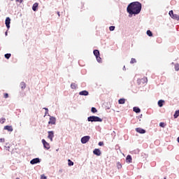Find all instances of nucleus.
Segmentation results:
<instances>
[{
	"instance_id": "nucleus-1",
	"label": "nucleus",
	"mask_w": 179,
	"mask_h": 179,
	"mask_svg": "<svg viewBox=\"0 0 179 179\" xmlns=\"http://www.w3.org/2000/svg\"><path fill=\"white\" fill-rule=\"evenodd\" d=\"M127 10L129 17H131V15H139L142 10V3L139 1L131 2L128 5Z\"/></svg>"
},
{
	"instance_id": "nucleus-2",
	"label": "nucleus",
	"mask_w": 179,
	"mask_h": 179,
	"mask_svg": "<svg viewBox=\"0 0 179 179\" xmlns=\"http://www.w3.org/2000/svg\"><path fill=\"white\" fill-rule=\"evenodd\" d=\"M87 121L89 122H101L103 119L100 118L98 116H90L87 117Z\"/></svg>"
},
{
	"instance_id": "nucleus-3",
	"label": "nucleus",
	"mask_w": 179,
	"mask_h": 179,
	"mask_svg": "<svg viewBox=\"0 0 179 179\" xmlns=\"http://www.w3.org/2000/svg\"><path fill=\"white\" fill-rule=\"evenodd\" d=\"M56 122L57 118H55L54 116H50V120L48 122L49 125H55Z\"/></svg>"
},
{
	"instance_id": "nucleus-4",
	"label": "nucleus",
	"mask_w": 179,
	"mask_h": 179,
	"mask_svg": "<svg viewBox=\"0 0 179 179\" xmlns=\"http://www.w3.org/2000/svg\"><path fill=\"white\" fill-rule=\"evenodd\" d=\"M5 24L8 29H10V17H7L6 18Z\"/></svg>"
},
{
	"instance_id": "nucleus-5",
	"label": "nucleus",
	"mask_w": 179,
	"mask_h": 179,
	"mask_svg": "<svg viewBox=\"0 0 179 179\" xmlns=\"http://www.w3.org/2000/svg\"><path fill=\"white\" fill-rule=\"evenodd\" d=\"M90 139V136H85L81 138V143H87V142H89Z\"/></svg>"
},
{
	"instance_id": "nucleus-6",
	"label": "nucleus",
	"mask_w": 179,
	"mask_h": 179,
	"mask_svg": "<svg viewBox=\"0 0 179 179\" xmlns=\"http://www.w3.org/2000/svg\"><path fill=\"white\" fill-rule=\"evenodd\" d=\"M136 131L138 134H146V130H145L141 127L136 128Z\"/></svg>"
},
{
	"instance_id": "nucleus-7",
	"label": "nucleus",
	"mask_w": 179,
	"mask_h": 179,
	"mask_svg": "<svg viewBox=\"0 0 179 179\" xmlns=\"http://www.w3.org/2000/svg\"><path fill=\"white\" fill-rule=\"evenodd\" d=\"M42 143L43 144L45 149H47V150H48V149H50V144L47 143L44 139L42 140Z\"/></svg>"
},
{
	"instance_id": "nucleus-8",
	"label": "nucleus",
	"mask_w": 179,
	"mask_h": 179,
	"mask_svg": "<svg viewBox=\"0 0 179 179\" xmlns=\"http://www.w3.org/2000/svg\"><path fill=\"white\" fill-rule=\"evenodd\" d=\"M31 164H37V163H40V159L35 158L31 160L30 162Z\"/></svg>"
},
{
	"instance_id": "nucleus-9",
	"label": "nucleus",
	"mask_w": 179,
	"mask_h": 179,
	"mask_svg": "<svg viewBox=\"0 0 179 179\" xmlns=\"http://www.w3.org/2000/svg\"><path fill=\"white\" fill-rule=\"evenodd\" d=\"M80 96H89V92L87 90H83L79 92Z\"/></svg>"
},
{
	"instance_id": "nucleus-10",
	"label": "nucleus",
	"mask_w": 179,
	"mask_h": 179,
	"mask_svg": "<svg viewBox=\"0 0 179 179\" xmlns=\"http://www.w3.org/2000/svg\"><path fill=\"white\" fill-rule=\"evenodd\" d=\"M94 155H96V156H100L101 155V152L100 151L99 149H94L93 151Z\"/></svg>"
},
{
	"instance_id": "nucleus-11",
	"label": "nucleus",
	"mask_w": 179,
	"mask_h": 179,
	"mask_svg": "<svg viewBox=\"0 0 179 179\" xmlns=\"http://www.w3.org/2000/svg\"><path fill=\"white\" fill-rule=\"evenodd\" d=\"M4 129L8 131V132H12L13 131V127H12V126H5Z\"/></svg>"
},
{
	"instance_id": "nucleus-12",
	"label": "nucleus",
	"mask_w": 179,
	"mask_h": 179,
	"mask_svg": "<svg viewBox=\"0 0 179 179\" xmlns=\"http://www.w3.org/2000/svg\"><path fill=\"white\" fill-rule=\"evenodd\" d=\"M127 163H132V157L131 155H127L126 157Z\"/></svg>"
},
{
	"instance_id": "nucleus-13",
	"label": "nucleus",
	"mask_w": 179,
	"mask_h": 179,
	"mask_svg": "<svg viewBox=\"0 0 179 179\" xmlns=\"http://www.w3.org/2000/svg\"><path fill=\"white\" fill-rule=\"evenodd\" d=\"M37 8H38V3H34L32 6V10H34V12H36V10H37Z\"/></svg>"
},
{
	"instance_id": "nucleus-14",
	"label": "nucleus",
	"mask_w": 179,
	"mask_h": 179,
	"mask_svg": "<svg viewBox=\"0 0 179 179\" xmlns=\"http://www.w3.org/2000/svg\"><path fill=\"white\" fill-rule=\"evenodd\" d=\"M133 111H134V113H136L138 114V113H141V108L135 106L133 108Z\"/></svg>"
},
{
	"instance_id": "nucleus-15",
	"label": "nucleus",
	"mask_w": 179,
	"mask_h": 179,
	"mask_svg": "<svg viewBox=\"0 0 179 179\" xmlns=\"http://www.w3.org/2000/svg\"><path fill=\"white\" fill-rule=\"evenodd\" d=\"M20 86L22 90H24V89H26V83L24 82H22Z\"/></svg>"
},
{
	"instance_id": "nucleus-16",
	"label": "nucleus",
	"mask_w": 179,
	"mask_h": 179,
	"mask_svg": "<svg viewBox=\"0 0 179 179\" xmlns=\"http://www.w3.org/2000/svg\"><path fill=\"white\" fill-rule=\"evenodd\" d=\"M93 52L95 57L100 56V52L99 51V50H94Z\"/></svg>"
},
{
	"instance_id": "nucleus-17",
	"label": "nucleus",
	"mask_w": 179,
	"mask_h": 179,
	"mask_svg": "<svg viewBox=\"0 0 179 179\" xmlns=\"http://www.w3.org/2000/svg\"><path fill=\"white\" fill-rule=\"evenodd\" d=\"M76 87H78V85L75 84L74 83H72L71 84V89L75 90V89H76Z\"/></svg>"
},
{
	"instance_id": "nucleus-18",
	"label": "nucleus",
	"mask_w": 179,
	"mask_h": 179,
	"mask_svg": "<svg viewBox=\"0 0 179 179\" xmlns=\"http://www.w3.org/2000/svg\"><path fill=\"white\" fill-rule=\"evenodd\" d=\"M119 104H125V99H120L118 100Z\"/></svg>"
},
{
	"instance_id": "nucleus-19",
	"label": "nucleus",
	"mask_w": 179,
	"mask_h": 179,
	"mask_svg": "<svg viewBox=\"0 0 179 179\" xmlns=\"http://www.w3.org/2000/svg\"><path fill=\"white\" fill-rule=\"evenodd\" d=\"M147 35L148 37H152L153 36V33L151 32L150 30L147 31Z\"/></svg>"
},
{
	"instance_id": "nucleus-20",
	"label": "nucleus",
	"mask_w": 179,
	"mask_h": 179,
	"mask_svg": "<svg viewBox=\"0 0 179 179\" xmlns=\"http://www.w3.org/2000/svg\"><path fill=\"white\" fill-rule=\"evenodd\" d=\"M174 118H178L179 117V110H176L173 115Z\"/></svg>"
},
{
	"instance_id": "nucleus-21",
	"label": "nucleus",
	"mask_w": 179,
	"mask_h": 179,
	"mask_svg": "<svg viewBox=\"0 0 179 179\" xmlns=\"http://www.w3.org/2000/svg\"><path fill=\"white\" fill-rule=\"evenodd\" d=\"M163 103H164V101H163V100H159V101H158V106H159V107H163Z\"/></svg>"
},
{
	"instance_id": "nucleus-22",
	"label": "nucleus",
	"mask_w": 179,
	"mask_h": 179,
	"mask_svg": "<svg viewBox=\"0 0 179 179\" xmlns=\"http://www.w3.org/2000/svg\"><path fill=\"white\" fill-rule=\"evenodd\" d=\"M172 19H176V20H179V15L177 14H174L172 17Z\"/></svg>"
},
{
	"instance_id": "nucleus-23",
	"label": "nucleus",
	"mask_w": 179,
	"mask_h": 179,
	"mask_svg": "<svg viewBox=\"0 0 179 179\" xmlns=\"http://www.w3.org/2000/svg\"><path fill=\"white\" fill-rule=\"evenodd\" d=\"M11 54L10 53H6L5 55H4V57H5V58H6V59H9V58H10V57H11Z\"/></svg>"
},
{
	"instance_id": "nucleus-24",
	"label": "nucleus",
	"mask_w": 179,
	"mask_h": 179,
	"mask_svg": "<svg viewBox=\"0 0 179 179\" xmlns=\"http://www.w3.org/2000/svg\"><path fill=\"white\" fill-rule=\"evenodd\" d=\"M91 111H92V113H93L94 114L95 113H97V109L94 107H92L91 108Z\"/></svg>"
},
{
	"instance_id": "nucleus-25",
	"label": "nucleus",
	"mask_w": 179,
	"mask_h": 179,
	"mask_svg": "<svg viewBox=\"0 0 179 179\" xmlns=\"http://www.w3.org/2000/svg\"><path fill=\"white\" fill-rule=\"evenodd\" d=\"M169 15L171 17H173V16H174V12L171 10L169 11Z\"/></svg>"
},
{
	"instance_id": "nucleus-26",
	"label": "nucleus",
	"mask_w": 179,
	"mask_h": 179,
	"mask_svg": "<svg viewBox=\"0 0 179 179\" xmlns=\"http://www.w3.org/2000/svg\"><path fill=\"white\" fill-rule=\"evenodd\" d=\"M109 30H110V31H114V30H115V26H110L109 27Z\"/></svg>"
},
{
	"instance_id": "nucleus-27",
	"label": "nucleus",
	"mask_w": 179,
	"mask_h": 179,
	"mask_svg": "<svg viewBox=\"0 0 179 179\" xmlns=\"http://www.w3.org/2000/svg\"><path fill=\"white\" fill-rule=\"evenodd\" d=\"M96 59L97 62H99V63L101 62V57H100V56H96Z\"/></svg>"
},
{
	"instance_id": "nucleus-28",
	"label": "nucleus",
	"mask_w": 179,
	"mask_h": 179,
	"mask_svg": "<svg viewBox=\"0 0 179 179\" xmlns=\"http://www.w3.org/2000/svg\"><path fill=\"white\" fill-rule=\"evenodd\" d=\"M6 121V119L3 118V117H1L0 119V123L1 124H4V122Z\"/></svg>"
},
{
	"instance_id": "nucleus-29",
	"label": "nucleus",
	"mask_w": 179,
	"mask_h": 179,
	"mask_svg": "<svg viewBox=\"0 0 179 179\" xmlns=\"http://www.w3.org/2000/svg\"><path fill=\"white\" fill-rule=\"evenodd\" d=\"M159 127H161V128H164V127H166V124L164 122H160Z\"/></svg>"
},
{
	"instance_id": "nucleus-30",
	"label": "nucleus",
	"mask_w": 179,
	"mask_h": 179,
	"mask_svg": "<svg viewBox=\"0 0 179 179\" xmlns=\"http://www.w3.org/2000/svg\"><path fill=\"white\" fill-rule=\"evenodd\" d=\"M68 164L69 166H73V162H72L71 159H69Z\"/></svg>"
},
{
	"instance_id": "nucleus-31",
	"label": "nucleus",
	"mask_w": 179,
	"mask_h": 179,
	"mask_svg": "<svg viewBox=\"0 0 179 179\" xmlns=\"http://www.w3.org/2000/svg\"><path fill=\"white\" fill-rule=\"evenodd\" d=\"M117 169H122V165L121 164V163L117 162Z\"/></svg>"
},
{
	"instance_id": "nucleus-32",
	"label": "nucleus",
	"mask_w": 179,
	"mask_h": 179,
	"mask_svg": "<svg viewBox=\"0 0 179 179\" xmlns=\"http://www.w3.org/2000/svg\"><path fill=\"white\" fill-rule=\"evenodd\" d=\"M135 63H136V59H134V58H131L130 64H135Z\"/></svg>"
},
{
	"instance_id": "nucleus-33",
	"label": "nucleus",
	"mask_w": 179,
	"mask_h": 179,
	"mask_svg": "<svg viewBox=\"0 0 179 179\" xmlns=\"http://www.w3.org/2000/svg\"><path fill=\"white\" fill-rule=\"evenodd\" d=\"M175 71H179V64H175Z\"/></svg>"
},
{
	"instance_id": "nucleus-34",
	"label": "nucleus",
	"mask_w": 179,
	"mask_h": 179,
	"mask_svg": "<svg viewBox=\"0 0 179 179\" xmlns=\"http://www.w3.org/2000/svg\"><path fill=\"white\" fill-rule=\"evenodd\" d=\"M43 110H45V115H48V108H43Z\"/></svg>"
},
{
	"instance_id": "nucleus-35",
	"label": "nucleus",
	"mask_w": 179,
	"mask_h": 179,
	"mask_svg": "<svg viewBox=\"0 0 179 179\" xmlns=\"http://www.w3.org/2000/svg\"><path fill=\"white\" fill-rule=\"evenodd\" d=\"M48 138L50 139L51 141H52V138H54V136L52 135H48Z\"/></svg>"
},
{
	"instance_id": "nucleus-36",
	"label": "nucleus",
	"mask_w": 179,
	"mask_h": 179,
	"mask_svg": "<svg viewBox=\"0 0 179 179\" xmlns=\"http://www.w3.org/2000/svg\"><path fill=\"white\" fill-rule=\"evenodd\" d=\"M99 146H104V143L103 141H100L99 143Z\"/></svg>"
},
{
	"instance_id": "nucleus-37",
	"label": "nucleus",
	"mask_w": 179,
	"mask_h": 179,
	"mask_svg": "<svg viewBox=\"0 0 179 179\" xmlns=\"http://www.w3.org/2000/svg\"><path fill=\"white\" fill-rule=\"evenodd\" d=\"M3 97L4 99H8V97H9V94H8V93H5Z\"/></svg>"
},
{
	"instance_id": "nucleus-38",
	"label": "nucleus",
	"mask_w": 179,
	"mask_h": 179,
	"mask_svg": "<svg viewBox=\"0 0 179 179\" xmlns=\"http://www.w3.org/2000/svg\"><path fill=\"white\" fill-rule=\"evenodd\" d=\"M0 143H5V139L3 138H0Z\"/></svg>"
},
{
	"instance_id": "nucleus-39",
	"label": "nucleus",
	"mask_w": 179,
	"mask_h": 179,
	"mask_svg": "<svg viewBox=\"0 0 179 179\" xmlns=\"http://www.w3.org/2000/svg\"><path fill=\"white\" fill-rule=\"evenodd\" d=\"M41 179H47V176H45V175H41Z\"/></svg>"
},
{
	"instance_id": "nucleus-40",
	"label": "nucleus",
	"mask_w": 179,
	"mask_h": 179,
	"mask_svg": "<svg viewBox=\"0 0 179 179\" xmlns=\"http://www.w3.org/2000/svg\"><path fill=\"white\" fill-rule=\"evenodd\" d=\"M48 135H54V131H48Z\"/></svg>"
},
{
	"instance_id": "nucleus-41",
	"label": "nucleus",
	"mask_w": 179,
	"mask_h": 179,
	"mask_svg": "<svg viewBox=\"0 0 179 179\" xmlns=\"http://www.w3.org/2000/svg\"><path fill=\"white\" fill-rule=\"evenodd\" d=\"M142 80H144V82L146 83V82H148V78H143Z\"/></svg>"
},
{
	"instance_id": "nucleus-42",
	"label": "nucleus",
	"mask_w": 179,
	"mask_h": 179,
	"mask_svg": "<svg viewBox=\"0 0 179 179\" xmlns=\"http://www.w3.org/2000/svg\"><path fill=\"white\" fill-rule=\"evenodd\" d=\"M18 2H20V3H22V2H23V0H19Z\"/></svg>"
},
{
	"instance_id": "nucleus-43",
	"label": "nucleus",
	"mask_w": 179,
	"mask_h": 179,
	"mask_svg": "<svg viewBox=\"0 0 179 179\" xmlns=\"http://www.w3.org/2000/svg\"><path fill=\"white\" fill-rule=\"evenodd\" d=\"M57 15L58 16H61V15L59 14V11L57 12Z\"/></svg>"
},
{
	"instance_id": "nucleus-44",
	"label": "nucleus",
	"mask_w": 179,
	"mask_h": 179,
	"mask_svg": "<svg viewBox=\"0 0 179 179\" xmlns=\"http://www.w3.org/2000/svg\"><path fill=\"white\" fill-rule=\"evenodd\" d=\"M5 35H6V36H8V31H6V32H5Z\"/></svg>"
},
{
	"instance_id": "nucleus-45",
	"label": "nucleus",
	"mask_w": 179,
	"mask_h": 179,
	"mask_svg": "<svg viewBox=\"0 0 179 179\" xmlns=\"http://www.w3.org/2000/svg\"><path fill=\"white\" fill-rule=\"evenodd\" d=\"M16 1V2H19V0H15Z\"/></svg>"
},
{
	"instance_id": "nucleus-46",
	"label": "nucleus",
	"mask_w": 179,
	"mask_h": 179,
	"mask_svg": "<svg viewBox=\"0 0 179 179\" xmlns=\"http://www.w3.org/2000/svg\"><path fill=\"white\" fill-rule=\"evenodd\" d=\"M124 69H125V66H124Z\"/></svg>"
},
{
	"instance_id": "nucleus-47",
	"label": "nucleus",
	"mask_w": 179,
	"mask_h": 179,
	"mask_svg": "<svg viewBox=\"0 0 179 179\" xmlns=\"http://www.w3.org/2000/svg\"><path fill=\"white\" fill-rule=\"evenodd\" d=\"M164 179H167V178H164Z\"/></svg>"
},
{
	"instance_id": "nucleus-48",
	"label": "nucleus",
	"mask_w": 179,
	"mask_h": 179,
	"mask_svg": "<svg viewBox=\"0 0 179 179\" xmlns=\"http://www.w3.org/2000/svg\"><path fill=\"white\" fill-rule=\"evenodd\" d=\"M11 1H13V0H11Z\"/></svg>"
}]
</instances>
